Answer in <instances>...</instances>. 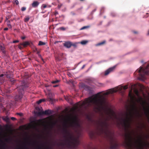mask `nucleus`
<instances>
[{
    "instance_id": "obj_49",
    "label": "nucleus",
    "mask_w": 149,
    "mask_h": 149,
    "mask_svg": "<svg viewBox=\"0 0 149 149\" xmlns=\"http://www.w3.org/2000/svg\"><path fill=\"white\" fill-rule=\"evenodd\" d=\"M58 86V85H56L53 86V87H57Z\"/></svg>"
},
{
    "instance_id": "obj_10",
    "label": "nucleus",
    "mask_w": 149,
    "mask_h": 149,
    "mask_svg": "<svg viewBox=\"0 0 149 149\" xmlns=\"http://www.w3.org/2000/svg\"><path fill=\"white\" fill-rule=\"evenodd\" d=\"M71 127H78L80 126V125L78 122L76 120H74L70 124Z\"/></svg>"
},
{
    "instance_id": "obj_14",
    "label": "nucleus",
    "mask_w": 149,
    "mask_h": 149,
    "mask_svg": "<svg viewBox=\"0 0 149 149\" xmlns=\"http://www.w3.org/2000/svg\"><path fill=\"white\" fill-rule=\"evenodd\" d=\"M53 94L51 92H49L48 94V100L49 101L53 102L54 99L53 98Z\"/></svg>"
},
{
    "instance_id": "obj_48",
    "label": "nucleus",
    "mask_w": 149,
    "mask_h": 149,
    "mask_svg": "<svg viewBox=\"0 0 149 149\" xmlns=\"http://www.w3.org/2000/svg\"><path fill=\"white\" fill-rule=\"evenodd\" d=\"M25 37H22L21 38L22 40H24L25 39Z\"/></svg>"
},
{
    "instance_id": "obj_21",
    "label": "nucleus",
    "mask_w": 149,
    "mask_h": 149,
    "mask_svg": "<svg viewBox=\"0 0 149 149\" xmlns=\"http://www.w3.org/2000/svg\"><path fill=\"white\" fill-rule=\"evenodd\" d=\"M10 21L9 20H8L7 21V25L8 26L9 28H11L12 27V26L10 24Z\"/></svg>"
},
{
    "instance_id": "obj_40",
    "label": "nucleus",
    "mask_w": 149,
    "mask_h": 149,
    "mask_svg": "<svg viewBox=\"0 0 149 149\" xmlns=\"http://www.w3.org/2000/svg\"><path fill=\"white\" fill-rule=\"evenodd\" d=\"M21 45H20V44L18 46V47L19 49H22V47L21 46Z\"/></svg>"
},
{
    "instance_id": "obj_19",
    "label": "nucleus",
    "mask_w": 149,
    "mask_h": 149,
    "mask_svg": "<svg viewBox=\"0 0 149 149\" xmlns=\"http://www.w3.org/2000/svg\"><path fill=\"white\" fill-rule=\"evenodd\" d=\"M4 74H2L0 75V82L2 83L3 82L4 79L3 77Z\"/></svg>"
},
{
    "instance_id": "obj_56",
    "label": "nucleus",
    "mask_w": 149,
    "mask_h": 149,
    "mask_svg": "<svg viewBox=\"0 0 149 149\" xmlns=\"http://www.w3.org/2000/svg\"><path fill=\"white\" fill-rule=\"evenodd\" d=\"M134 32L135 33H137V32H136V31H134Z\"/></svg>"
},
{
    "instance_id": "obj_4",
    "label": "nucleus",
    "mask_w": 149,
    "mask_h": 149,
    "mask_svg": "<svg viewBox=\"0 0 149 149\" xmlns=\"http://www.w3.org/2000/svg\"><path fill=\"white\" fill-rule=\"evenodd\" d=\"M149 64H148L145 68H143L142 67H140L139 70L137 69L136 70V72L139 73V79L140 80L143 81L146 78V75H149Z\"/></svg>"
},
{
    "instance_id": "obj_31",
    "label": "nucleus",
    "mask_w": 149,
    "mask_h": 149,
    "mask_svg": "<svg viewBox=\"0 0 149 149\" xmlns=\"http://www.w3.org/2000/svg\"><path fill=\"white\" fill-rule=\"evenodd\" d=\"M89 27V26H84L83 27H82L81 29L80 30H82L84 29H87V28H88Z\"/></svg>"
},
{
    "instance_id": "obj_22",
    "label": "nucleus",
    "mask_w": 149,
    "mask_h": 149,
    "mask_svg": "<svg viewBox=\"0 0 149 149\" xmlns=\"http://www.w3.org/2000/svg\"><path fill=\"white\" fill-rule=\"evenodd\" d=\"M88 41L86 40H83L80 42V43L82 45H86L87 43L88 42Z\"/></svg>"
},
{
    "instance_id": "obj_30",
    "label": "nucleus",
    "mask_w": 149,
    "mask_h": 149,
    "mask_svg": "<svg viewBox=\"0 0 149 149\" xmlns=\"http://www.w3.org/2000/svg\"><path fill=\"white\" fill-rule=\"evenodd\" d=\"M104 7H102L101 8V9L100 10V14H102V13H103V12H104Z\"/></svg>"
},
{
    "instance_id": "obj_9",
    "label": "nucleus",
    "mask_w": 149,
    "mask_h": 149,
    "mask_svg": "<svg viewBox=\"0 0 149 149\" xmlns=\"http://www.w3.org/2000/svg\"><path fill=\"white\" fill-rule=\"evenodd\" d=\"M108 118H107L104 121H101L100 122V125L101 127V129L102 131L104 130L106 131L108 128L109 124L107 122Z\"/></svg>"
},
{
    "instance_id": "obj_36",
    "label": "nucleus",
    "mask_w": 149,
    "mask_h": 149,
    "mask_svg": "<svg viewBox=\"0 0 149 149\" xmlns=\"http://www.w3.org/2000/svg\"><path fill=\"white\" fill-rule=\"evenodd\" d=\"M135 94L136 95H137L138 96H139V92L138 91L136 90V91L135 92Z\"/></svg>"
},
{
    "instance_id": "obj_34",
    "label": "nucleus",
    "mask_w": 149,
    "mask_h": 149,
    "mask_svg": "<svg viewBox=\"0 0 149 149\" xmlns=\"http://www.w3.org/2000/svg\"><path fill=\"white\" fill-rule=\"evenodd\" d=\"M26 7H23L22 8L21 10L22 11H24L26 10Z\"/></svg>"
},
{
    "instance_id": "obj_44",
    "label": "nucleus",
    "mask_w": 149,
    "mask_h": 149,
    "mask_svg": "<svg viewBox=\"0 0 149 149\" xmlns=\"http://www.w3.org/2000/svg\"><path fill=\"white\" fill-rule=\"evenodd\" d=\"M43 7L44 8H45L47 7V6L45 5H43Z\"/></svg>"
},
{
    "instance_id": "obj_52",
    "label": "nucleus",
    "mask_w": 149,
    "mask_h": 149,
    "mask_svg": "<svg viewBox=\"0 0 149 149\" xmlns=\"http://www.w3.org/2000/svg\"><path fill=\"white\" fill-rule=\"evenodd\" d=\"M29 137H27V138H26L25 139V140H28V139H29Z\"/></svg>"
},
{
    "instance_id": "obj_20",
    "label": "nucleus",
    "mask_w": 149,
    "mask_h": 149,
    "mask_svg": "<svg viewBox=\"0 0 149 149\" xmlns=\"http://www.w3.org/2000/svg\"><path fill=\"white\" fill-rule=\"evenodd\" d=\"M3 119L7 123H9L10 120V118L8 116L5 117L4 118H3Z\"/></svg>"
},
{
    "instance_id": "obj_38",
    "label": "nucleus",
    "mask_w": 149,
    "mask_h": 149,
    "mask_svg": "<svg viewBox=\"0 0 149 149\" xmlns=\"http://www.w3.org/2000/svg\"><path fill=\"white\" fill-rule=\"evenodd\" d=\"M65 99L67 101H69V97H65Z\"/></svg>"
},
{
    "instance_id": "obj_51",
    "label": "nucleus",
    "mask_w": 149,
    "mask_h": 149,
    "mask_svg": "<svg viewBox=\"0 0 149 149\" xmlns=\"http://www.w3.org/2000/svg\"><path fill=\"white\" fill-rule=\"evenodd\" d=\"M58 14V12H57V11H56L55 12V14L56 15V14Z\"/></svg>"
},
{
    "instance_id": "obj_25",
    "label": "nucleus",
    "mask_w": 149,
    "mask_h": 149,
    "mask_svg": "<svg viewBox=\"0 0 149 149\" xmlns=\"http://www.w3.org/2000/svg\"><path fill=\"white\" fill-rule=\"evenodd\" d=\"M45 101V99H40L39 100V101H38L37 103L38 104H40V103H41L42 102H44Z\"/></svg>"
},
{
    "instance_id": "obj_28",
    "label": "nucleus",
    "mask_w": 149,
    "mask_h": 149,
    "mask_svg": "<svg viewBox=\"0 0 149 149\" xmlns=\"http://www.w3.org/2000/svg\"><path fill=\"white\" fill-rule=\"evenodd\" d=\"M9 80L10 81L13 83L14 82L15 79L13 78L12 77L11 78H10L9 79Z\"/></svg>"
},
{
    "instance_id": "obj_29",
    "label": "nucleus",
    "mask_w": 149,
    "mask_h": 149,
    "mask_svg": "<svg viewBox=\"0 0 149 149\" xmlns=\"http://www.w3.org/2000/svg\"><path fill=\"white\" fill-rule=\"evenodd\" d=\"M5 75H6L7 77L9 79L12 77L10 74H8L6 73V74H5Z\"/></svg>"
},
{
    "instance_id": "obj_46",
    "label": "nucleus",
    "mask_w": 149,
    "mask_h": 149,
    "mask_svg": "<svg viewBox=\"0 0 149 149\" xmlns=\"http://www.w3.org/2000/svg\"><path fill=\"white\" fill-rule=\"evenodd\" d=\"M85 65H83L81 68V69H83V68H84L85 67Z\"/></svg>"
},
{
    "instance_id": "obj_17",
    "label": "nucleus",
    "mask_w": 149,
    "mask_h": 149,
    "mask_svg": "<svg viewBox=\"0 0 149 149\" xmlns=\"http://www.w3.org/2000/svg\"><path fill=\"white\" fill-rule=\"evenodd\" d=\"M144 109L145 110V113L146 115L147 116H149V109H147L144 107Z\"/></svg>"
},
{
    "instance_id": "obj_50",
    "label": "nucleus",
    "mask_w": 149,
    "mask_h": 149,
    "mask_svg": "<svg viewBox=\"0 0 149 149\" xmlns=\"http://www.w3.org/2000/svg\"><path fill=\"white\" fill-rule=\"evenodd\" d=\"M106 113H107V114L109 115L110 116V117L111 118V117L109 115V113H108V112H107Z\"/></svg>"
},
{
    "instance_id": "obj_33",
    "label": "nucleus",
    "mask_w": 149,
    "mask_h": 149,
    "mask_svg": "<svg viewBox=\"0 0 149 149\" xmlns=\"http://www.w3.org/2000/svg\"><path fill=\"white\" fill-rule=\"evenodd\" d=\"M59 29L62 31H65L66 30V28L63 27H60L59 28Z\"/></svg>"
},
{
    "instance_id": "obj_57",
    "label": "nucleus",
    "mask_w": 149,
    "mask_h": 149,
    "mask_svg": "<svg viewBox=\"0 0 149 149\" xmlns=\"http://www.w3.org/2000/svg\"><path fill=\"white\" fill-rule=\"evenodd\" d=\"M8 140V139H6V141H7Z\"/></svg>"
},
{
    "instance_id": "obj_61",
    "label": "nucleus",
    "mask_w": 149,
    "mask_h": 149,
    "mask_svg": "<svg viewBox=\"0 0 149 149\" xmlns=\"http://www.w3.org/2000/svg\"><path fill=\"white\" fill-rule=\"evenodd\" d=\"M111 111V112H113L112 111Z\"/></svg>"
},
{
    "instance_id": "obj_7",
    "label": "nucleus",
    "mask_w": 149,
    "mask_h": 149,
    "mask_svg": "<svg viewBox=\"0 0 149 149\" xmlns=\"http://www.w3.org/2000/svg\"><path fill=\"white\" fill-rule=\"evenodd\" d=\"M123 88L124 90H126L127 88L128 87L127 86H125L123 87L122 86L119 87L118 86L115 89L114 88L110 89L106 92L104 93L103 95H107L109 94L113 93L118 91H121L122 89Z\"/></svg>"
},
{
    "instance_id": "obj_27",
    "label": "nucleus",
    "mask_w": 149,
    "mask_h": 149,
    "mask_svg": "<svg viewBox=\"0 0 149 149\" xmlns=\"http://www.w3.org/2000/svg\"><path fill=\"white\" fill-rule=\"evenodd\" d=\"M105 41H103L102 42H101L99 43L98 44H97V46H100V45H103L104 44H105Z\"/></svg>"
},
{
    "instance_id": "obj_53",
    "label": "nucleus",
    "mask_w": 149,
    "mask_h": 149,
    "mask_svg": "<svg viewBox=\"0 0 149 149\" xmlns=\"http://www.w3.org/2000/svg\"><path fill=\"white\" fill-rule=\"evenodd\" d=\"M37 51V54H38L39 53V52L38 51Z\"/></svg>"
},
{
    "instance_id": "obj_8",
    "label": "nucleus",
    "mask_w": 149,
    "mask_h": 149,
    "mask_svg": "<svg viewBox=\"0 0 149 149\" xmlns=\"http://www.w3.org/2000/svg\"><path fill=\"white\" fill-rule=\"evenodd\" d=\"M36 110L38 111H39L38 112H36V113L38 114L39 115H41L44 114L49 115L52 114V113L51 110L49 109L46 110L45 111H42V110L41 111L40 109L38 107H36Z\"/></svg>"
},
{
    "instance_id": "obj_13",
    "label": "nucleus",
    "mask_w": 149,
    "mask_h": 149,
    "mask_svg": "<svg viewBox=\"0 0 149 149\" xmlns=\"http://www.w3.org/2000/svg\"><path fill=\"white\" fill-rule=\"evenodd\" d=\"M115 67L113 66L109 68L105 71L104 75H107L109 74L112 71L115 69Z\"/></svg>"
},
{
    "instance_id": "obj_15",
    "label": "nucleus",
    "mask_w": 149,
    "mask_h": 149,
    "mask_svg": "<svg viewBox=\"0 0 149 149\" xmlns=\"http://www.w3.org/2000/svg\"><path fill=\"white\" fill-rule=\"evenodd\" d=\"M82 87L86 91H90L92 90V88L91 87L85 84H83Z\"/></svg>"
},
{
    "instance_id": "obj_1",
    "label": "nucleus",
    "mask_w": 149,
    "mask_h": 149,
    "mask_svg": "<svg viewBox=\"0 0 149 149\" xmlns=\"http://www.w3.org/2000/svg\"><path fill=\"white\" fill-rule=\"evenodd\" d=\"M101 93L99 92L86 99L80 104V107H93L94 109L99 111L104 109L106 104V100L104 97L100 95Z\"/></svg>"
},
{
    "instance_id": "obj_35",
    "label": "nucleus",
    "mask_w": 149,
    "mask_h": 149,
    "mask_svg": "<svg viewBox=\"0 0 149 149\" xmlns=\"http://www.w3.org/2000/svg\"><path fill=\"white\" fill-rule=\"evenodd\" d=\"M14 2L15 3L16 5H17L19 4V2L17 0H14Z\"/></svg>"
},
{
    "instance_id": "obj_23",
    "label": "nucleus",
    "mask_w": 149,
    "mask_h": 149,
    "mask_svg": "<svg viewBox=\"0 0 149 149\" xmlns=\"http://www.w3.org/2000/svg\"><path fill=\"white\" fill-rule=\"evenodd\" d=\"M46 44V43L45 42H43L41 41H40L39 42V43L38 44V45L39 46H42L43 45H45Z\"/></svg>"
},
{
    "instance_id": "obj_6",
    "label": "nucleus",
    "mask_w": 149,
    "mask_h": 149,
    "mask_svg": "<svg viewBox=\"0 0 149 149\" xmlns=\"http://www.w3.org/2000/svg\"><path fill=\"white\" fill-rule=\"evenodd\" d=\"M109 145L110 149H118V144L117 139L111 136L109 139Z\"/></svg>"
},
{
    "instance_id": "obj_2",
    "label": "nucleus",
    "mask_w": 149,
    "mask_h": 149,
    "mask_svg": "<svg viewBox=\"0 0 149 149\" xmlns=\"http://www.w3.org/2000/svg\"><path fill=\"white\" fill-rule=\"evenodd\" d=\"M63 131L65 134L64 137L66 138V141L68 142L65 144L66 147L68 149H77L79 143L78 139L68 130L66 125L65 128L63 129Z\"/></svg>"
},
{
    "instance_id": "obj_42",
    "label": "nucleus",
    "mask_w": 149,
    "mask_h": 149,
    "mask_svg": "<svg viewBox=\"0 0 149 149\" xmlns=\"http://www.w3.org/2000/svg\"><path fill=\"white\" fill-rule=\"evenodd\" d=\"M71 14L72 15H75V13L73 12H71Z\"/></svg>"
},
{
    "instance_id": "obj_59",
    "label": "nucleus",
    "mask_w": 149,
    "mask_h": 149,
    "mask_svg": "<svg viewBox=\"0 0 149 149\" xmlns=\"http://www.w3.org/2000/svg\"><path fill=\"white\" fill-rule=\"evenodd\" d=\"M1 22H2V20L1 21H0V22L1 23Z\"/></svg>"
},
{
    "instance_id": "obj_37",
    "label": "nucleus",
    "mask_w": 149,
    "mask_h": 149,
    "mask_svg": "<svg viewBox=\"0 0 149 149\" xmlns=\"http://www.w3.org/2000/svg\"><path fill=\"white\" fill-rule=\"evenodd\" d=\"M16 114L20 116H22L23 115L22 113H17Z\"/></svg>"
},
{
    "instance_id": "obj_54",
    "label": "nucleus",
    "mask_w": 149,
    "mask_h": 149,
    "mask_svg": "<svg viewBox=\"0 0 149 149\" xmlns=\"http://www.w3.org/2000/svg\"><path fill=\"white\" fill-rule=\"evenodd\" d=\"M96 10L95 9H94V10H93V12H95L96 11Z\"/></svg>"
},
{
    "instance_id": "obj_26",
    "label": "nucleus",
    "mask_w": 149,
    "mask_h": 149,
    "mask_svg": "<svg viewBox=\"0 0 149 149\" xmlns=\"http://www.w3.org/2000/svg\"><path fill=\"white\" fill-rule=\"evenodd\" d=\"M86 82L88 83H91L93 82L92 80L91 79H88L86 80Z\"/></svg>"
},
{
    "instance_id": "obj_3",
    "label": "nucleus",
    "mask_w": 149,
    "mask_h": 149,
    "mask_svg": "<svg viewBox=\"0 0 149 149\" xmlns=\"http://www.w3.org/2000/svg\"><path fill=\"white\" fill-rule=\"evenodd\" d=\"M136 113L138 115L140 116L139 112L135 105L133 106L132 109L129 111V113H126V118H122V124L126 128L129 127L131 122L132 121L134 117V115Z\"/></svg>"
},
{
    "instance_id": "obj_43",
    "label": "nucleus",
    "mask_w": 149,
    "mask_h": 149,
    "mask_svg": "<svg viewBox=\"0 0 149 149\" xmlns=\"http://www.w3.org/2000/svg\"><path fill=\"white\" fill-rule=\"evenodd\" d=\"M72 46H74V47H76L77 45H76V44H74H74H72Z\"/></svg>"
},
{
    "instance_id": "obj_18",
    "label": "nucleus",
    "mask_w": 149,
    "mask_h": 149,
    "mask_svg": "<svg viewBox=\"0 0 149 149\" xmlns=\"http://www.w3.org/2000/svg\"><path fill=\"white\" fill-rule=\"evenodd\" d=\"M137 102H143V104H144L145 103V102L143 100V98L141 97H139V98L137 100Z\"/></svg>"
},
{
    "instance_id": "obj_39",
    "label": "nucleus",
    "mask_w": 149,
    "mask_h": 149,
    "mask_svg": "<svg viewBox=\"0 0 149 149\" xmlns=\"http://www.w3.org/2000/svg\"><path fill=\"white\" fill-rule=\"evenodd\" d=\"M19 42V41L18 40H14L13 41V43H16L17 42Z\"/></svg>"
},
{
    "instance_id": "obj_62",
    "label": "nucleus",
    "mask_w": 149,
    "mask_h": 149,
    "mask_svg": "<svg viewBox=\"0 0 149 149\" xmlns=\"http://www.w3.org/2000/svg\"><path fill=\"white\" fill-rule=\"evenodd\" d=\"M111 111V112H113L112 111Z\"/></svg>"
},
{
    "instance_id": "obj_11",
    "label": "nucleus",
    "mask_w": 149,
    "mask_h": 149,
    "mask_svg": "<svg viewBox=\"0 0 149 149\" xmlns=\"http://www.w3.org/2000/svg\"><path fill=\"white\" fill-rule=\"evenodd\" d=\"M20 45L23 46L24 47H26L27 45L31 46L33 45V44L32 42H29L28 41H25L23 43H20Z\"/></svg>"
},
{
    "instance_id": "obj_47",
    "label": "nucleus",
    "mask_w": 149,
    "mask_h": 149,
    "mask_svg": "<svg viewBox=\"0 0 149 149\" xmlns=\"http://www.w3.org/2000/svg\"><path fill=\"white\" fill-rule=\"evenodd\" d=\"M34 52H36V51H37V49L36 48H35V49L34 50Z\"/></svg>"
},
{
    "instance_id": "obj_12",
    "label": "nucleus",
    "mask_w": 149,
    "mask_h": 149,
    "mask_svg": "<svg viewBox=\"0 0 149 149\" xmlns=\"http://www.w3.org/2000/svg\"><path fill=\"white\" fill-rule=\"evenodd\" d=\"M63 46L67 48H69L72 46V42L70 41H65L63 44Z\"/></svg>"
},
{
    "instance_id": "obj_32",
    "label": "nucleus",
    "mask_w": 149,
    "mask_h": 149,
    "mask_svg": "<svg viewBox=\"0 0 149 149\" xmlns=\"http://www.w3.org/2000/svg\"><path fill=\"white\" fill-rule=\"evenodd\" d=\"M59 81L58 80H56L52 81L51 83L53 84H55L58 83L59 82Z\"/></svg>"
},
{
    "instance_id": "obj_41",
    "label": "nucleus",
    "mask_w": 149,
    "mask_h": 149,
    "mask_svg": "<svg viewBox=\"0 0 149 149\" xmlns=\"http://www.w3.org/2000/svg\"><path fill=\"white\" fill-rule=\"evenodd\" d=\"M11 119L12 120H16V118L14 117H12L11 118Z\"/></svg>"
},
{
    "instance_id": "obj_55",
    "label": "nucleus",
    "mask_w": 149,
    "mask_h": 149,
    "mask_svg": "<svg viewBox=\"0 0 149 149\" xmlns=\"http://www.w3.org/2000/svg\"><path fill=\"white\" fill-rule=\"evenodd\" d=\"M136 72H135L134 73V75H136Z\"/></svg>"
},
{
    "instance_id": "obj_45",
    "label": "nucleus",
    "mask_w": 149,
    "mask_h": 149,
    "mask_svg": "<svg viewBox=\"0 0 149 149\" xmlns=\"http://www.w3.org/2000/svg\"><path fill=\"white\" fill-rule=\"evenodd\" d=\"M8 30V28H5L4 29V31H7Z\"/></svg>"
},
{
    "instance_id": "obj_16",
    "label": "nucleus",
    "mask_w": 149,
    "mask_h": 149,
    "mask_svg": "<svg viewBox=\"0 0 149 149\" xmlns=\"http://www.w3.org/2000/svg\"><path fill=\"white\" fill-rule=\"evenodd\" d=\"M39 4V3L37 1H34L32 3V6L34 8L37 7Z\"/></svg>"
},
{
    "instance_id": "obj_60",
    "label": "nucleus",
    "mask_w": 149,
    "mask_h": 149,
    "mask_svg": "<svg viewBox=\"0 0 149 149\" xmlns=\"http://www.w3.org/2000/svg\"><path fill=\"white\" fill-rule=\"evenodd\" d=\"M81 1H83L84 0H80Z\"/></svg>"
},
{
    "instance_id": "obj_58",
    "label": "nucleus",
    "mask_w": 149,
    "mask_h": 149,
    "mask_svg": "<svg viewBox=\"0 0 149 149\" xmlns=\"http://www.w3.org/2000/svg\"><path fill=\"white\" fill-rule=\"evenodd\" d=\"M58 7L59 8L61 7V6H58Z\"/></svg>"
},
{
    "instance_id": "obj_24",
    "label": "nucleus",
    "mask_w": 149,
    "mask_h": 149,
    "mask_svg": "<svg viewBox=\"0 0 149 149\" xmlns=\"http://www.w3.org/2000/svg\"><path fill=\"white\" fill-rule=\"evenodd\" d=\"M29 19L30 17L29 16H26L24 19V21L25 22H27L29 21Z\"/></svg>"
},
{
    "instance_id": "obj_5",
    "label": "nucleus",
    "mask_w": 149,
    "mask_h": 149,
    "mask_svg": "<svg viewBox=\"0 0 149 149\" xmlns=\"http://www.w3.org/2000/svg\"><path fill=\"white\" fill-rule=\"evenodd\" d=\"M22 85L17 88L18 90V94L15 97V100L16 101H20L23 97V94L24 89L28 87V85L24 81H22Z\"/></svg>"
}]
</instances>
